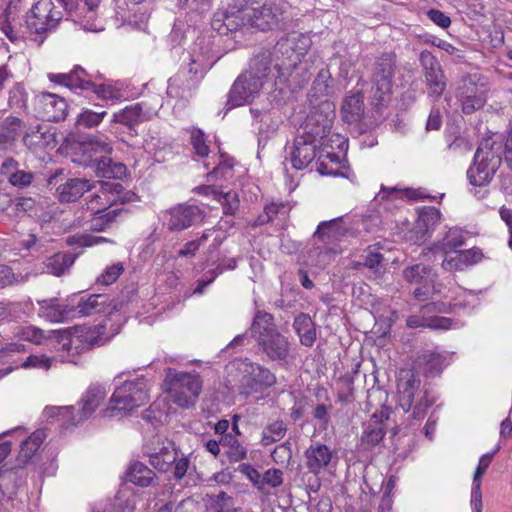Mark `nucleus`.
I'll use <instances>...</instances> for the list:
<instances>
[{
	"instance_id": "1",
	"label": "nucleus",
	"mask_w": 512,
	"mask_h": 512,
	"mask_svg": "<svg viewBox=\"0 0 512 512\" xmlns=\"http://www.w3.org/2000/svg\"><path fill=\"white\" fill-rule=\"evenodd\" d=\"M251 337L269 360L280 364L287 363L290 355V343L281 334L270 313L257 311L250 326Z\"/></svg>"
},
{
	"instance_id": "2",
	"label": "nucleus",
	"mask_w": 512,
	"mask_h": 512,
	"mask_svg": "<svg viewBox=\"0 0 512 512\" xmlns=\"http://www.w3.org/2000/svg\"><path fill=\"white\" fill-rule=\"evenodd\" d=\"M112 150L107 138L94 136L80 144V154L73 159V162L93 168L98 177L122 179L126 175V166L121 162H114L107 156Z\"/></svg>"
},
{
	"instance_id": "3",
	"label": "nucleus",
	"mask_w": 512,
	"mask_h": 512,
	"mask_svg": "<svg viewBox=\"0 0 512 512\" xmlns=\"http://www.w3.org/2000/svg\"><path fill=\"white\" fill-rule=\"evenodd\" d=\"M149 399L144 377L125 381L114 390L109 406L101 413L103 418L121 419L130 415L135 409L147 403Z\"/></svg>"
},
{
	"instance_id": "4",
	"label": "nucleus",
	"mask_w": 512,
	"mask_h": 512,
	"mask_svg": "<svg viewBox=\"0 0 512 512\" xmlns=\"http://www.w3.org/2000/svg\"><path fill=\"white\" fill-rule=\"evenodd\" d=\"M420 388L421 379L416 373L410 370L401 373L397 383L398 404L405 413L412 409L411 416L415 420L423 419L428 408L435 402L427 389Z\"/></svg>"
},
{
	"instance_id": "5",
	"label": "nucleus",
	"mask_w": 512,
	"mask_h": 512,
	"mask_svg": "<svg viewBox=\"0 0 512 512\" xmlns=\"http://www.w3.org/2000/svg\"><path fill=\"white\" fill-rule=\"evenodd\" d=\"M48 79L70 90L91 91L98 99L118 100L120 93L111 85L96 83L93 76L80 66H75L69 73H49Z\"/></svg>"
},
{
	"instance_id": "6",
	"label": "nucleus",
	"mask_w": 512,
	"mask_h": 512,
	"mask_svg": "<svg viewBox=\"0 0 512 512\" xmlns=\"http://www.w3.org/2000/svg\"><path fill=\"white\" fill-rule=\"evenodd\" d=\"M166 381L167 392L174 404L181 408H189L196 403L202 389V381L198 374L168 369Z\"/></svg>"
},
{
	"instance_id": "7",
	"label": "nucleus",
	"mask_w": 512,
	"mask_h": 512,
	"mask_svg": "<svg viewBox=\"0 0 512 512\" xmlns=\"http://www.w3.org/2000/svg\"><path fill=\"white\" fill-rule=\"evenodd\" d=\"M248 25L261 31L277 28L283 20L282 0H243Z\"/></svg>"
},
{
	"instance_id": "8",
	"label": "nucleus",
	"mask_w": 512,
	"mask_h": 512,
	"mask_svg": "<svg viewBox=\"0 0 512 512\" xmlns=\"http://www.w3.org/2000/svg\"><path fill=\"white\" fill-rule=\"evenodd\" d=\"M491 139H484L477 148L474 163L467 176L473 186H487L501 165V157L493 149Z\"/></svg>"
},
{
	"instance_id": "9",
	"label": "nucleus",
	"mask_w": 512,
	"mask_h": 512,
	"mask_svg": "<svg viewBox=\"0 0 512 512\" xmlns=\"http://www.w3.org/2000/svg\"><path fill=\"white\" fill-rule=\"evenodd\" d=\"M63 19L52 0H39L26 13L25 25L31 34L46 37L53 32Z\"/></svg>"
},
{
	"instance_id": "10",
	"label": "nucleus",
	"mask_w": 512,
	"mask_h": 512,
	"mask_svg": "<svg viewBox=\"0 0 512 512\" xmlns=\"http://www.w3.org/2000/svg\"><path fill=\"white\" fill-rule=\"evenodd\" d=\"M456 99L464 114H472L484 107L487 101L486 85L480 82L478 74L461 77L456 88Z\"/></svg>"
},
{
	"instance_id": "11",
	"label": "nucleus",
	"mask_w": 512,
	"mask_h": 512,
	"mask_svg": "<svg viewBox=\"0 0 512 512\" xmlns=\"http://www.w3.org/2000/svg\"><path fill=\"white\" fill-rule=\"evenodd\" d=\"M71 19L84 30L98 32L104 29L98 17L101 0H59Z\"/></svg>"
},
{
	"instance_id": "12",
	"label": "nucleus",
	"mask_w": 512,
	"mask_h": 512,
	"mask_svg": "<svg viewBox=\"0 0 512 512\" xmlns=\"http://www.w3.org/2000/svg\"><path fill=\"white\" fill-rule=\"evenodd\" d=\"M205 211L198 205L181 203L165 212L164 225L171 232H181L203 222Z\"/></svg>"
},
{
	"instance_id": "13",
	"label": "nucleus",
	"mask_w": 512,
	"mask_h": 512,
	"mask_svg": "<svg viewBox=\"0 0 512 512\" xmlns=\"http://www.w3.org/2000/svg\"><path fill=\"white\" fill-rule=\"evenodd\" d=\"M334 118L333 104L329 101H323L310 111L302 127V134L322 142L330 133Z\"/></svg>"
},
{
	"instance_id": "14",
	"label": "nucleus",
	"mask_w": 512,
	"mask_h": 512,
	"mask_svg": "<svg viewBox=\"0 0 512 512\" xmlns=\"http://www.w3.org/2000/svg\"><path fill=\"white\" fill-rule=\"evenodd\" d=\"M244 1L238 0L226 8L214 13L211 27L220 35H228L248 25L247 15L244 13Z\"/></svg>"
},
{
	"instance_id": "15",
	"label": "nucleus",
	"mask_w": 512,
	"mask_h": 512,
	"mask_svg": "<svg viewBox=\"0 0 512 512\" xmlns=\"http://www.w3.org/2000/svg\"><path fill=\"white\" fill-rule=\"evenodd\" d=\"M262 76H256L246 71L232 85L228 94L227 109H232L252 101L263 87Z\"/></svg>"
},
{
	"instance_id": "16",
	"label": "nucleus",
	"mask_w": 512,
	"mask_h": 512,
	"mask_svg": "<svg viewBox=\"0 0 512 512\" xmlns=\"http://www.w3.org/2000/svg\"><path fill=\"white\" fill-rule=\"evenodd\" d=\"M420 65L427 87L428 96L434 100L439 99L447 87L446 77L437 58L428 50L419 55Z\"/></svg>"
},
{
	"instance_id": "17",
	"label": "nucleus",
	"mask_w": 512,
	"mask_h": 512,
	"mask_svg": "<svg viewBox=\"0 0 512 512\" xmlns=\"http://www.w3.org/2000/svg\"><path fill=\"white\" fill-rule=\"evenodd\" d=\"M275 383L276 376L268 368L254 362H248L240 380L239 392L242 395L250 396L273 386Z\"/></svg>"
},
{
	"instance_id": "18",
	"label": "nucleus",
	"mask_w": 512,
	"mask_h": 512,
	"mask_svg": "<svg viewBox=\"0 0 512 512\" xmlns=\"http://www.w3.org/2000/svg\"><path fill=\"white\" fill-rule=\"evenodd\" d=\"M37 117L48 122L64 120L68 112L66 100L54 93H41L35 99Z\"/></svg>"
},
{
	"instance_id": "19",
	"label": "nucleus",
	"mask_w": 512,
	"mask_h": 512,
	"mask_svg": "<svg viewBox=\"0 0 512 512\" xmlns=\"http://www.w3.org/2000/svg\"><path fill=\"white\" fill-rule=\"evenodd\" d=\"M323 144L307 135L299 134L290 147L289 159L296 170L305 169L316 157L317 148Z\"/></svg>"
},
{
	"instance_id": "20",
	"label": "nucleus",
	"mask_w": 512,
	"mask_h": 512,
	"mask_svg": "<svg viewBox=\"0 0 512 512\" xmlns=\"http://www.w3.org/2000/svg\"><path fill=\"white\" fill-rule=\"evenodd\" d=\"M304 456L306 468L315 476L328 469L332 464H336L338 459L335 451L319 442L312 443L306 449Z\"/></svg>"
},
{
	"instance_id": "21",
	"label": "nucleus",
	"mask_w": 512,
	"mask_h": 512,
	"mask_svg": "<svg viewBox=\"0 0 512 512\" xmlns=\"http://www.w3.org/2000/svg\"><path fill=\"white\" fill-rule=\"evenodd\" d=\"M108 297L103 294H91L88 297L73 295L70 297L74 318L92 316L105 312Z\"/></svg>"
},
{
	"instance_id": "22",
	"label": "nucleus",
	"mask_w": 512,
	"mask_h": 512,
	"mask_svg": "<svg viewBox=\"0 0 512 512\" xmlns=\"http://www.w3.org/2000/svg\"><path fill=\"white\" fill-rule=\"evenodd\" d=\"M440 211L435 207L424 208L418 216L412 229L413 239L416 243L425 242L431 235V232L440 222Z\"/></svg>"
},
{
	"instance_id": "23",
	"label": "nucleus",
	"mask_w": 512,
	"mask_h": 512,
	"mask_svg": "<svg viewBox=\"0 0 512 512\" xmlns=\"http://www.w3.org/2000/svg\"><path fill=\"white\" fill-rule=\"evenodd\" d=\"M150 112L144 110L143 103H135L113 114L112 122L126 126L136 135V126L150 120Z\"/></svg>"
},
{
	"instance_id": "24",
	"label": "nucleus",
	"mask_w": 512,
	"mask_h": 512,
	"mask_svg": "<svg viewBox=\"0 0 512 512\" xmlns=\"http://www.w3.org/2000/svg\"><path fill=\"white\" fill-rule=\"evenodd\" d=\"M106 397V390L101 385H91L87 392L83 395L81 400V408L79 410L78 416L72 417V425L76 426L82 421L89 418L96 408L100 405V403Z\"/></svg>"
},
{
	"instance_id": "25",
	"label": "nucleus",
	"mask_w": 512,
	"mask_h": 512,
	"mask_svg": "<svg viewBox=\"0 0 512 512\" xmlns=\"http://www.w3.org/2000/svg\"><path fill=\"white\" fill-rule=\"evenodd\" d=\"M91 183H95V186L99 185L100 192L108 198L106 201L100 202V205L104 208L111 207L118 203L124 204L132 202L136 196L133 192L126 191L123 185L118 182L92 181Z\"/></svg>"
},
{
	"instance_id": "26",
	"label": "nucleus",
	"mask_w": 512,
	"mask_h": 512,
	"mask_svg": "<svg viewBox=\"0 0 512 512\" xmlns=\"http://www.w3.org/2000/svg\"><path fill=\"white\" fill-rule=\"evenodd\" d=\"M25 123L15 116H7L0 122V149H10L26 131Z\"/></svg>"
},
{
	"instance_id": "27",
	"label": "nucleus",
	"mask_w": 512,
	"mask_h": 512,
	"mask_svg": "<svg viewBox=\"0 0 512 512\" xmlns=\"http://www.w3.org/2000/svg\"><path fill=\"white\" fill-rule=\"evenodd\" d=\"M42 315L50 322H65L74 319L75 310H72L70 298L66 304L58 303L56 298L45 299L38 302Z\"/></svg>"
},
{
	"instance_id": "28",
	"label": "nucleus",
	"mask_w": 512,
	"mask_h": 512,
	"mask_svg": "<svg viewBox=\"0 0 512 512\" xmlns=\"http://www.w3.org/2000/svg\"><path fill=\"white\" fill-rule=\"evenodd\" d=\"M95 188V183H91L86 178H69L65 183L57 188L59 200L61 202H74L88 192Z\"/></svg>"
},
{
	"instance_id": "29",
	"label": "nucleus",
	"mask_w": 512,
	"mask_h": 512,
	"mask_svg": "<svg viewBox=\"0 0 512 512\" xmlns=\"http://www.w3.org/2000/svg\"><path fill=\"white\" fill-rule=\"evenodd\" d=\"M495 455V452L486 453L482 455L479 459L478 466L475 470L473 481H472V489H471V506L473 512H482V492H481V478L486 473L489 465L492 462V459Z\"/></svg>"
},
{
	"instance_id": "30",
	"label": "nucleus",
	"mask_w": 512,
	"mask_h": 512,
	"mask_svg": "<svg viewBox=\"0 0 512 512\" xmlns=\"http://www.w3.org/2000/svg\"><path fill=\"white\" fill-rule=\"evenodd\" d=\"M145 0H116V15L128 23L143 22L148 18L147 9L142 6Z\"/></svg>"
},
{
	"instance_id": "31",
	"label": "nucleus",
	"mask_w": 512,
	"mask_h": 512,
	"mask_svg": "<svg viewBox=\"0 0 512 512\" xmlns=\"http://www.w3.org/2000/svg\"><path fill=\"white\" fill-rule=\"evenodd\" d=\"M121 211L120 209H114L103 213V210L98 208L96 212L91 214L89 220L84 221L79 217L75 220L74 225L81 228L86 227L91 231L101 232L109 228L115 222Z\"/></svg>"
},
{
	"instance_id": "32",
	"label": "nucleus",
	"mask_w": 512,
	"mask_h": 512,
	"mask_svg": "<svg viewBox=\"0 0 512 512\" xmlns=\"http://www.w3.org/2000/svg\"><path fill=\"white\" fill-rule=\"evenodd\" d=\"M364 96L361 91L347 95L341 107L343 120L349 124L358 123L364 115Z\"/></svg>"
},
{
	"instance_id": "33",
	"label": "nucleus",
	"mask_w": 512,
	"mask_h": 512,
	"mask_svg": "<svg viewBox=\"0 0 512 512\" xmlns=\"http://www.w3.org/2000/svg\"><path fill=\"white\" fill-rule=\"evenodd\" d=\"M394 73L395 57L390 53H384L375 61L371 83H381L393 86Z\"/></svg>"
},
{
	"instance_id": "34",
	"label": "nucleus",
	"mask_w": 512,
	"mask_h": 512,
	"mask_svg": "<svg viewBox=\"0 0 512 512\" xmlns=\"http://www.w3.org/2000/svg\"><path fill=\"white\" fill-rule=\"evenodd\" d=\"M347 233V228L343 225V217H337L329 221H322L318 225L314 237L325 242L340 241Z\"/></svg>"
},
{
	"instance_id": "35",
	"label": "nucleus",
	"mask_w": 512,
	"mask_h": 512,
	"mask_svg": "<svg viewBox=\"0 0 512 512\" xmlns=\"http://www.w3.org/2000/svg\"><path fill=\"white\" fill-rule=\"evenodd\" d=\"M77 257L78 254L72 252H57L45 260V271L57 277L62 276L70 270Z\"/></svg>"
},
{
	"instance_id": "36",
	"label": "nucleus",
	"mask_w": 512,
	"mask_h": 512,
	"mask_svg": "<svg viewBox=\"0 0 512 512\" xmlns=\"http://www.w3.org/2000/svg\"><path fill=\"white\" fill-rule=\"evenodd\" d=\"M126 476L128 481L139 487H149L158 481L156 473L139 461L130 464Z\"/></svg>"
},
{
	"instance_id": "37",
	"label": "nucleus",
	"mask_w": 512,
	"mask_h": 512,
	"mask_svg": "<svg viewBox=\"0 0 512 512\" xmlns=\"http://www.w3.org/2000/svg\"><path fill=\"white\" fill-rule=\"evenodd\" d=\"M195 79H192L184 70L168 80L167 94L172 98L187 97L197 87Z\"/></svg>"
},
{
	"instance_id": "38",
	"label": "nucleus",
	"mask_w": 512,
	"mask_h": 512,
	"mask_svg": "<svg viewBox=\"0 0 512 512\" xmlns=\"http://www.w3.org/2000/svg\"><path fill=\"white\" fill-rule=\"evenodd\" d=\"M417 363L423 368L427 377H434L448 365L447 357L435 351H424L417 358Z\"/></svg>"
},
{
	"instance_id": "39",
	"label": "nucleus",
	"mask_w": 512,
	"mask_h": 512,
	"mask_svg": "<svg viewBox=\"0 0 512 512\" xmlns=\"http://www.w3.org/2000/svg\"><path fill=\"white\" fill-rule=\"evenodd\" d=\"M451 318L442 316L411 315L407 318L406 324L409 328H429L432 330H447L452 326Z\"/></svg>"
},
{
	"instance_id": "40",
	"label": "nucleus",
	"mask_w": 512,
	"mask_h": 512,
	"mask_svg": "<svg viewBox=\"0 0 512 512\" xmlns=\"http://www.w3.org/2000/svg\"><path fill=\"white\" fill-rule=\"evenodd\" d=\"M402 277L409 284L420 285L423 283H434L436 273L429 265L422 263L407 266L402 271Z\"/></svg>"
},
{
	"instance_id": "41",
	"label": "nucleus",
	"mask_w": 512,
	"mask_h": 512,
	"mask_svg": "<svg viewBox=\"0 0 512 512\" xmlns=\"http://www.w3.org/2000/svg\"><path fill=\"white\" fill-rule=\"evenodd\" d=\"M293 328L299 336L300 343L311 347L316 340L315 324L308 314L300 313L293 322Z\"/></svg>"
},
{
	"instance_id": "42",
	"label": "nucleus",
	"mask_w": 512,
	"mask_h": 512,
	"mask_svg": "<svg viewBox=\"0 0 512 512\" xmlns=\"http://www.w3.org/2000/svg\"><path fill=\"white\" fill-rule=\"evenodd\" d=\"M149 456V463L154 469L159 472H166L170 469L171 465L175 462L177 451L171 443L168 446H163L157 452H147Z\"/></svg>"
},
{
	"instance_id": "43",
	"label": "nucleus",
	"mask_w": 512,
	"mask_h": 512,
	"mask_svg": "<svg viewBox=\"0 0 512 512\" xmlns=\"http://www.w3.org/2000/svg\"><path fill=\"white\" fill-rule=\"evenodd\" d=\"M23 143L29 149L46 148L49 146H55L56 140L54 133L49 130H43L42 126H39L37 130L27 131L23 135Z\"/></svg>"
},
{
	"instance_id": "44",
	"label": "nucleus",
	"mask_w": 512,
	"mask_h": 512,
	"mask_svg": "<svg viewBox=\"0 0 512 512\" xmlns=\"http://www.w3.org/2000/svg\"><path fill=\"white\" fill-rule=\"evenodd\" d=\"M213 63L214 62L211 61L209 57L204 54H196V51L193 50L189 58L188 67L185 68L184 71L192 79H195L196 83H199L206 72L212 67Z\"/></svg>"
},
{
	"instance_id": "45",
	"label": "nucleus",
	"mask_w": 512,
	"mask_h": 512,
	"mask_svg": "<svg viewBox=\"0 0 512 512\" xmlns=\"http://www.w3.org/2000/svg\"><path fill=\"white\" fill-rule=\"evenodd\" d=\"M287 430V424L282 419L268 422L261 433V445L266 447L279 442L285 437Z\"/></svg>"
},
{
	"instance_id": "46",
	"label": "nucleus",
	"mask_w": 512,
	"mask_h": 512,
	"mask_svg": "<svg viewBox=\"0 0 512 512\" xmlns=\"http://www.w3.org/2000/svg\"><path fill=\"white\" fill-rule=\"evenodd\" d=\"M46 436V431L44 429H38L34 431L26 440H24L21 444L18 456L19 461L25 464L30 459H32L33 455L40 448Z\"/></svg>"
},
{
	"instance_id": "47",
	"label": "nucleus",
	"mask_w": 512,
	"mask_h": 512,
	"mask_svg": "<svg viewBox=\"0 0 512 512\" xmlns=\"http://www.w3.org/2000/svg\"><path fill=\"white\" fill-rule=\"evenodd\" d=\"M369 100L375 111L381 112L383 108L391 101L392 87L391 85L381 83H371Z\"/></svg>"
},
{
	"instance_id": "48",
	"label": "nucleus",
	"mask_w": 512,
	"mask_h": 512,
	"mask_svg": "<svg viewBox=\"0 0 512 512\" xmlns=\"http://www.w3.org/2000/svg\"><path fill=\"white\" fill-rule=\"evenodd\" d=\"M272 53L269 50H259L251 59L248 72L256 76H262V81L266 79L271 71Z\"/></svg>"
},
{
	"instance_id": "49",
	"label": "nucleus",
	"mask_w": 512,
	"mask_h": 512,
	"mask_svg": "<svg viewBox=\"0 0 512 512\" xmlns=\"http://www.w3.org/2000/svg\"><path fill=\"white\" fill-rule=\"evenodd\" d=\"M332 82L333 79L329 70L327 68H322L313 81L311 96L317 98L321 96H328L332 89Z\"/></svg>"
},
{
	"instance_id": "50",
	"label": "nucleus",
	"mask_w": 512,
	"mask_h": 512,
	"mask_svg": "<svg viewBox=\"0 0 512 512\" xmlns=\"http://www.w3.org/2000/svg\"><path fill=\"white\" fill-rule=\"evenodd\" d=\"M386 434L384 425L379 422L369 423L361 436L363 445L374 447L378 445Z\"/></svg>"
},
{
	"instance_id": "51",
	"label": "nucleus",
	"mask_w": 512,
	"mask_h": 512,
	"mask_svg": "<svg viewBox=\"0 0 512 512\" xmlns=\"http://www.w3.org/2000/svg\"><path fill=\"white\" fill-rule=\"evenodd\" d=\"M15 10L16 7L12 6L10 2L1 15V18H3L1 22L2 31L11 42H16L20 39L18 30L12 25V22L15 21Z\"/></svg>"
},
{
	"instance_id": "52",
	"label": "nucleus",
	"mask_w": 512,
	"mask_h": 512,
	"mask_svg": "<svg viewBox=\"0 0 512 512\" xmlns=\"http://www.w3.org/2000/svg\"><path fill=\"white\" fill-rule=\"evenodd\" d=\"M362 264L366 268L372 270L375 275L380 276L385 272L388 265V260L384 257L383 254L369 249L366 256L364 257Z\"/></svg>"
},
{
	"instance_id": "53",
	"label": "nucleus",
	"mask_w": 512,
	"mask_h": 512,
	"mask_svg": "<svg viewBox=\"0 0 512 512\" xmlns=\"http://www.w3.org/2000/svg\"><path fill=\"white\" fill-rule=\"evenodd\" d=\"M291 207L285 202H272L264 208L263 214L258 217V223L260 225L271 222L278 214L286 215L290 211Z\"/></svg>"
},
{
	"instance_id": "54",
	"label": "nucleus",
	"mask_w": 512,
	"mask_h": 512,
	"mask_svg": "<svg viewBox=\"0 0 512 512\" xmlns=\"http://www.w3.org/2000/svg\"><path fill=\"white\" fill-rule=\"evenodd\" d=\"M107 115L106 111L96 112L91 109H84L77 117L78 127L93 128L98 126Z\"/></svg>"
},
{
	"instance_id": "55",
	"label": "nucleus",
	"mask_w": 512,
	"mask_h": 512,
	"mask_svg": "<svg viewBox=\"0 0 512 512\" xmlns=\"http://www.w3.org/2000/svg\"><path fill=\"white\" fill-rule=\"evenodd\" d=\"M190 133V143L194 149V152L199 157L208 156L210 150L206 143V136L204 132L199 128H191L188 130Z\"/></svg>"
},
{
	"instance_id": "56",
	"label": "nucleus",
	"mask_w": 512,
	"mask_h": 512,
	"mask_svg": "<svg viewBox=\"0 0 512 512\" xmlns=\"http://www.w3.org/2000/svg\"><path fill=\"white\" fill-rule=\"evenodd\" d=\"M273 461L281 466L288 467L292 459V443L290 440L277 445L271 453Z\"/></svg>"
},
{
	"instance_id": "57",
	"label": "nucleus",
	"mask_w": 512,
	"mask_h": 512,
	"mask_svg": "<svg viewBox=\"0 0 512 512\" xmlns=\"http://www.w3.org/2000/svg\"><path fill=\"white\" fill-rule=\"evenodd\" d=\"M218 201L221 203L225 215H235L240 206L239 196L237 192L232 190L228 192L221 191Z\"/></svg>"
},
{
	"instance_id": "58",
	"label": "nucleus",
	"mask_w": 512,
	"mask_h": 512,
	"mask_svg": "<svg viewBox=\"0 0 512 512\" xmlns=\"http://www.w3.org/2000/svg\"><path fill=\"white\" fill-rule=\"evenodd\" d=\"M27 93L21 83H15L8 92V106L23 109L26 107Z\"/></svg>"
},
{
	"instance_id": "59",
	"label": "nucleus",
	"mask_w": 512,
	"mask_h": 512,
	"mask_svg": "<svg viewBox=\"0 0 512 512\" xmlns=\"http://www.w3.org/2000/svg\"><path fill=\"white\" fill-rule=\"evenodd\" d=\"M135 509V497L131 493H118L112 503L110 512H133Z\"/></svg>"
},
{
	"instance_id": "60",
	"label": "nucleus",
	"mask_w": 512,
	"mask_h": 512,
	"mask_svg": "<svg viewBox=\"0 0 512 512\" xmlns=\"http://www.w3.org/2000/svg\"><path fill=\"white\" fill-rule=\"evenodd\" d=\"M465 243V233L461 228H450L443 238V249L445 251L456 249Z\"/></svg>"
},
{
	"instance_id": "61",
	"label": "nucleus",
	"mask_w": 512,
	"mask_h": 512,
	"mask_svg": "<svg viewBox=\"0 0 512 512\" xmlns=\"http://www.w3.org/2000/svg\"><path fill=\"white\" fill-rule=\"evenodd\" d=\"M363 228L368 233H378L382 230L383 219L379 210H368L362 218Z\"/></svg>"
},
{
	"instance_id": "62",
	"label": "nucleus",
	"mask_w": 512,
	"mask_h": 512,
	"mask_svg": "<svg viewBox=\"0 0 512 512\" xmlns=\"http://www.w3.org/2000/svg\"><path fill=\"white\" fill-rule=\"evenodd\" d=\"M124 266L121 262L114 263L107 266L101 275L97 277V283L102 285H111L119 278L123 273Z\"/></svg>"
},
{
	"instance_id": "63",
	"label": "nucleus",
	"mask_w": 512,
	"mask_h": 512,
	"mask_svg": "<svg viewBox=\"0 0 512 512\" xmlns=\"http://www.w3.org/2000/svg\"><path fill=\"white\" fill-rule=\"evenodd\" d=\"M232 160L221 161L210 173L207 174L208 181L214 179H230L233 177Z\"/></svg>"
},
{
	"instance_id": "64",
	"label": "nucleus",
	"mask_w": 512,
	"mask_h": 512,
	"mask_svg": "<svg viewBox=\"0 0 512 512\" xmlns=\"http://www.w3.org/2000/svg\"><path fill=\"white\" fill-rule=\"evenodd\" d=\"M262 490L266 486L277 488L283 484V472L280 469L270 468L261 477Z\"/></svg>"
}]
</instances>
